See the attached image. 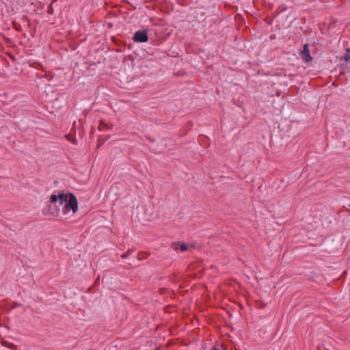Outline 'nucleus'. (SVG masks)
<instances>
[{"instance_id":"obj_9","label":"nucleus","mask_w":350,"mask_h":350,"mask_svg":"<svg viewBox=\"0 0 350 350\" xmlns=\"http://www.w3.org/2000/svg\"><path fill=\"white\" fill-rule=\"evenodd\" d=\"M53 6H52V4H51L49 8H48V10H47V12L48 14H53Z\"/></svg>"},{"instance_id":"obj_8","label":"nucleus","mask_w":350,"mask_h":350,"mask_svg":"<svg viewBox=\"0 0 350 350\" xmlns=\"http://www.w3.org/2000/svg\"><path fill=\"white\" fill-rule=\"evenodd\" d=\"M340 59H344L345 62H349L350 60V55L349 54L345 55Z\"/></svg>"},{"instance_id":"obj_11","label":"nucleus","mask_w":350,"mask_h":350,"mask_svg":"<svg viewBox=\"0 0 350 350\" xmlns=\"http://www.w3.org/2000/svg\"><path fill=\"white\" fill-rule=\"evenodd\" d=\"M346 52H347V53H350V49H349V48H347V49H346Z\"/></svg>"},{"instance_id":"obj_10","label":"nucleus","mask_w":350,"mask_h":350,"mask_svg":"<svg viewBox=\"0 0 350 350\" xmlns=\"http://www.w3.org/2000/svg\"><path fill=\"white\" fill-rule=\"evenodd\" d=\"M211 184H212L213 185H215V182L213 181V180H214V178H211Z\"/></svg>"},{"instance_id":"obj_2","label":"nucleus","mask_w":350,"mask_h":350,"mask_svg":"<svg viewBox=\"0 0 350 350\" xmlns=\"http://www.w3.org/2000/svg\"><path fill=\"white\" fill-rule=\"evenodd\" d=\"M66 196L64 200V206L63 208L64 213H66L72 210L73 213L78 211V202L76 196L72 193H64Z\"/></svg>"},{"instance_id":"obj_4","label":"nucleus","mask_w":350,"mask_h":350,"mask_svg":"<svg viewBox=\"0 0 350 350\" xmlns=\"http://www.w3.org/2000/svg\"><path fill=\"white\" fill-rule=\"evenodd\" d=\"M301 58L305 63H309L312 62V58L310 53L308 44H305L304 45L303 50L301 52Z\"/></svg>"},{"instance_id":"obj_6","label":"nucleus","mask_w":350,"mask_h":350,"mask_svg":"<svg viewBox=\"0 0 350 350\" xmlns=\"http://www.w3.org/2000/svg\"><path fill=\"white\" fill-rule=\"evenodd\" d=\"M111 126V124L105 123V122L101 121L100 122L99 125H98V129L100 131H103V130H104L106 128H107V129L110 128Z\"/></svg>"},{"instance_id":"obj_5","label":"nucleus","mask_w":350,"mask_h":350,"mask_svg":"<svg viewBox=\"0 0 350 350\" xmlns=\"http://www.w3.org/2000/svg\"><path fill=\"white\" fill-rule=\"evenodd\" d=\"M172 247L175 250H177L178 249H180L181 252H185L188 250L187 245L185 243L178 241V242H174L172 243Z\"/></svg>"},{"instance_id":"obj_1","label":"nucleus","mask_w":350,"mask_h":350,"mask_svg":"<svg viewBox=\"0 0 350 350\" xmlns=\"http://www.w3.org/2000/svg\"><path fill=\"white\" fill-rule=\"evenodd\" d=\"M66 196L64 193H58L57 195L53 194L50 197L49 204L48 206V210L53 216H57L59 212V209L57 207L56 203L58 202L59 205L64 204Z\"/></svg>"},{"instance_id":"obj_12","label":"nucleus","mask_w":350,"mask_h":350,"mask_svg":"<svg viewBox=\"0 0 350 350\" xmlns=\"http://www.w3.org/2000/svg\"><path fill=\"white\" fill-rule=\"evenodd\" d=\"M160 291H161V293H163V291H165V289H164V288H162V289H161Z\"/></svg>"},{"instance_id":"obj_3","label":"nucleus","mask_w":350,"mask_h":350,"mask_svg":"<svg viewBox=\"0 0 350 350\" xmlns=\"http://www.w3.org/2000/svg\"><path fill=\"white\" fill-rule=\"evenodd\" d=\"M133 40L136 42H147L148 40L147 31L145 30L137 31L133 36Z\"/></svg>"},{"instance_id":"obj_13","label":"nucleus","mask_w":350,"mask_h":350,"mask_svg":"<svg viewBox=\"0 0 350 350\" xmlns=\"http://www.w3.org/2000/svg\"><path fill=\"white\" fill-rule=\"evenodd\" d=\"M212 350H219V349L214 347V348Z\"/></svg>"},{"instance_id":"obj_7","label":"nucleus","mask_w":350,"mask_h":350,"mask_svg":"<svg viewBox=\"0 0 350 350\" xmlns=\"http://www.w3.org/2000/svg\"><path fill=\"white\" fill-rule=\"evenodd\" d=\"M134 252V250L133 249H129L128 251L121 255V257L122 258H126L128 256H129L130 254H131Z\"/></svg>"}]
</instances>
